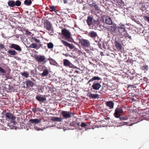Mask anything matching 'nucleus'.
I'll use <instances>...</instances> for the list:
<instances>
[{"instance_id":"473e14b6","label":"nucleus","mask_w":149,"mask_h":149,"mask_svg":"<svg viewBox=\"0 0 149 149\" xmlns=\"http://www.w3.org/2000/svg\"><path fill=\"white\" fill-rule=\"evenodd\" d=\"M98 96V95L97 94H93L90 93L89 95V97L92 98H96Z\"/></svg>"},{"instance_id":"412c9836","label":"nucleus","mask_w":149,"mask_h":149,"mask_svg":"<svg viewBox=\"0 0 149 149\" xmlns=\"http://www.w3.org/2000/svg\"><path fill=\"white\" fill-rule=\"evenodd\" d=\"M106 104L110 109H112L113 108L114 103L112 101H110L107 102Z\"/></svg>"},{"instance_id":"f704fd0d","label":"nucleus","mask_w":149,"mask_h":149,"mask_svg":"<svg viewBox=\"0 0 149 149\" xmlns=\"http://www.w3.org/2000/svg\"><path fill=\"white\" fill-rule=\"evenodd\" d=\"M118 29H125V26L124 24H123L122 23H120L118 26Z\"/></svg>"},{"instance_id":"f03ea898","label":"nucleus","mask_w":149,"mask_h":149,"mask_svg":"<svg viewBox=\"0 0 149 149\" xmlns=\"http://www.w3.org/2000/svg\"><path fill=\"white\" fill-rule=\"evenodd\" d=\"M44 28L47 30L54 31L53 28L52 27V24L51 22L48 20L44 21Z\"/></svg>"},{"instance_id":"a878e982","label":"nucleus","mask_w":149,"mask_h":149,"mask_svg":"<svg viewBox=\"0 0 149 149\" xmlns=\"http://www.w3.org/2000/svg\"><path fill=\"white\" fill-rule=\"evenodd\" d=\"M62 120L61 118L57 117H52L51 118V120L54 121L61 122Z\"/></svg>"},{"instance_id":"49530a36","label":"nucleus","mask_w":149,"mask_h":149,"mask_svg":"<svg viewBox=\"0 0 149 149\" xmlns=\"http://www.w3.org/2000/svg\"><path fill=\"white\" fill-rule=\"evenodd\" d=\"M144 19L146 21L149 23V17L147 16H144Z\"/></svg>"},{"instance_id":"6ab92c4d","label":"nucleus","mask_w":149,"mask_h":149,"mask_svg":"<svg viewBox=\"0 0 149 149\" xmlns=\"http://www.w3.org/2000/svg\"><path fill=\"white\" fill-rule=\"evenodd\" d=\"M25 82L26 83V88H28L30 87H32L34 85V83L31 80H28Z\"/></svg>"},{"instance_id":"37998d69","label":"nucleus","mask_w":149,"mask_h":149,"mask_svg":"<svg viewBox=\"0 0 149 149\" xmlns=\"http://www.w3.org/2000/svg\"><path fill=\"white\" fill-rule=\"evenodd\" d=\"M0 72L5 73H6V72L4 69L0 67Z\"/></svg>"},{"instance_id":"680f3d73","label":"nucleus","mask_w":149,"mask_h":149,"mask_svg":"<svg viewBox=\"0 0 149 149\" xmlns=\"http://www.w3.org/2000/svg\"><path fill=\"white\" fill-rule=\"evenodd\" d=\"M148 100H149V98H148Z\"/></svg>"},{"instance_id":"a19ab883","label":"nucleus","mask_w":149,"mask_h":149,"mask_svg":"<svg viewBox=\"0 0 149 149\" xmlns=\"http://www.w3.org/2000/svg\"><path fill=\"white\" fill-rule=\"evenodd\" d=\"M76 122L75 121H73L70 123V125L71 126L75 127L76 126Z\"/></svg>"},{"instance_id":"5fc2aeb1","label":"nucleus","mask_w":149,"mask_h":149,"mask_svg":"<svg viewBox=\"0 0 149 149\" xmlns=\"http://www.w3.org/2000/svg\"><path fill=\"white\" fill-rule=\"evenodd\" d=\"M63 1L64 3H67V0H63Z\"/></svg>"},{"instance_id":"de8ad7c7","label":"nucleus","mask_w":149,"mask_h":149,"mask_svg":"<svg viewBox=\"0 0 149 149\" xmlns=\"http://www.w3.org/2000/svg\"><path fill=\"white\" fill-rule=\"evenodd\" d=\"M5 48L4 45L3 44H0V49H2Z\"/></svg>"},{"instance_id":"7c9ffc66","label":"nucleus","mask_w":149,"mask_h":149,"mask_svg":"<svg viewBox=\"0 0 149 149\" xmlns=\"http://www.w3.org/2000/svg\"><path fill=\"white\" fill-rule=\"evenodd\" d=\"M32 1L31 0H25L24 1V4L27 6H30L32 3Z\"/></svg>"},{"instance_id":"a18cd8bd","label":"nucleus","mask_w":149,"mask_h":149,"mask_svg":"<svg viewBox=\"0 0 149 149\" xmlns=\"http://www.w3.org/2000/svg\"><path fill=\"white\" fill-rule=\"evenodd\" d=\"M87 126V125L84 122H82L80 125L81 127H85Z\"/></svg>"},{"instance_id":"20e7f679","label":"nucleus","mask_w":149,"mask_h":149,"mask_svg":"<svg viewBox=\"0 0 149 149\" xmlns=\"http://www.w3.org/2000/svg\"><path fill=\"white\" fill-rule=\"evenodd\" d=\"M123 112V110L121 108H117L115 110L114 116L116 118H119L121 116V114Z\"/></svg>"},{"instance_id":"c85d7f7f","label":"nucleus","mask_w":149,"mask_h":149,"mask_svg":"<svg viewBox=\"0 0 149 149\" xmlns=\"http://www.w3.org/2000/svg\"><path fill=\"white\" fill-rule=\"evenodd\" d=\"M8 4L10 7H13L15 6V1L12 0H9L8 2Z\"/></svg>"},{"instance_id":"e433bc0d","label":"nucleus","mask_w":149,"mask_h":149,"mask_svg":"<svg viewBox=\"0 0 149 149\" xmlns=\"http://www.w3.org/2000/svg\"><path fill=\"white\" fill-rule=\"evenodd\" d=\"M21 2L19 0H17L15 2V6H19L21 5Z\"/></svg>"},{"instance_id":"09e8293b","label":"nucleus","mask_w":149,"mask_h":149,"mask_svg":"<svg viewBox=\"0 0 149 149\" xmlns=\"http://www.w3.org/2000/svg\"><path fill=\"white\" fill-rule=\"evenodd\" d=\"M106 88V90L107 89V87H102V89L101 90V91H103V92H104V93H105V91H107V90H105V91H104V88Z\"/></svg>"},{"instance_id":"cd10ccee","label":"nucleus","mask_w":149,"mask_h":149,"mask_svg":"<svg viewBox=\"0 0 149 149\" xmlns=\"http://www.w3.org/2000/svg\"><path fill=\"white\" fill-rule=\"evenodd\" d=\"M101 80V79L100 77L97 76H95L93 77L91 79H90L88 81V83H89L90 82H92L95 80Z\"/></svg>"},{"instance_id":"aec40b11","label":"nucleus","mask_w":149,"mask_h":149,"mask_svg":"<svg viewBox=\"0 0 149 149\" xmlns=\"http://www.w3.org/2000/svg\"><path fill=\"white\" fill-rule=\"evenodd\" d=\"M5 117L6 118V119H13L14 116L11 113L9 112H6V113L4 114Z\"/></svg>"},{"instance_id":"3c124183","label":"nucleus","mask_w":149,"mask_h":149,"mask_svg":"<svg viewBox=\"0 0 149 149\" xmlns=\"http://www.w3.org/2000/svg\"><path fill=\"white\" fill-rule=\"evenodd\" d=\"M146 5L147 8H149V2H147L146 3Z\"/></svg>"},{"instance_id":"423d86ee","label":"nucleus","mask_w":149,"mask_h":149,"mask_svg":"<svg viewBox=\"0 0 149 149\" xmlns=\"http://www.w3.org/2000/svg\"><path fill=\"white\" fill-rule=\"evenodd\" d=\"M101 86L100 83L97 82L96 81L93 82V85L91 86V90L92 89L95 90H98L101 87Z\"/></svg>"},{"instance_id":"2eb2a0df","label":"nucleus","mask_w":149,"mask_h":149,"mask_svg":"<svg viewBox=\"0 0 149 149\" xmlns=\"http://www.w3.org/2000/svg\"><path fill=\"white\" fill-rule=\"evenodd\" d=\"M10 47L11 48L14 49L15 50L19 51H21L22 50L21 47L18 45L12 44L10 45Z\"/></svg>"},{"instance_id":"a211bd4d","label":"nucleus","mask_w":149,"mask_h":149,"mask_svg":"<svg viewBox=\"0 0 149 149\" xmlns=\"http://www.w3.org/2000/svg\"><path fill=\"white\" fill-rule=\"evenodd\" d=\"M88 36L90 37L93 38V39H95V38L97 37V35L96 32H94V31H91L88 33Z\"/></svg>"},{"instance_id":"2f4dec72","label":"nucleus","mask_w":149,"mask_h":149,"mask_svg":"<svg viewBox=\"0 0 149 149\" xmlns=\"http://www.w3.org/2000/svg\"><path fill=\"white\" fill-rule=\"evenodd\" d=\"M21 74L23 77L25 78H28L29 77L28 73L27 72H24L20 73Z\"/></svg>"},{"instance_id":"c03bdc74","label":"nucleus","mask_w":149,"mask_h":149,"mask_svg":"<svg viewBox=\"0 0 149 149\" xmlns=\"http://www.w3.org/2000/svg\"><path fill=\"white\" fill-rule=\"evenodd\" d=\"M95 61L97 65H98L100 67H102L103 65L100 62L97 61L96 60H95Z\"/></svg>"},{"instance_id":"0eeeda50","label":"nucleus","mask_w":149,"mask_h":149,"mask_svg":"<svg viewBox=\"0 0 149 149\" xmlns=\"http://www.w3.org/2000/svg\"><path fill=\"white\" fill-rule=\"evenodd\" d=\"M72 112L69 111H63L61 114L64 118H69L71 117Z\"/></svg>"},{"instance_id":"f8f14e48","label":"nucleus","mask_w":149,"mask_h":149,"mask_svg":"<svg viewBox=\"0 0 149 149\" xmlns=\"http://www.w3.org/2000/svg\"><path fill=\"white\" fill-rule=\"evenodd\" d=\"M94 20L95 19L93 17L90 16L88 17L86 22L89 27H91L92 26Z\"/></svg>"},{"instance_id":"052dcab7","label":"nucleus","mask_w":149,"mask_h":149,"mask_svg":"<svg viewBox=\"0 0 149 149\" xmlns=\"http://www.w3.org/2000/svg\"><path fill=\"white\" fill-rule=\"evenodd\" d=\"M39 109V108H38L37 109Z\"/></svg>"},{"instance_id":"9b49d317","label":"nucleus","mask_w":149,"mask_h":149,"mask_svg":"<svg viewBox=\"0 0 149 149\" xmlns=\"http://www.w3.org/2000/svg\"><path fill=\"white\" fill-rule=\"evenodd\" d=\"M115 46L117 50L120 52H122L123 48L122 47L121 44L118 41H116L115 42Z\"/></svg>"},{"instance_id":"8fccbe9b","label":"nucleus","mask_w":149,"mask_h":149,"mask_svg":"<svg viewBox=\"0 0 149 149\" xmlns=\"http://www.w3.org/2000/svg\"><path fill=\"white\" fill-rule=\"evenodd\" d=\"M34 70H31L30 71V73L31 74H34Z\"/></svg>"},{"instance_id":"4c0bfd02","label":"nucleus","mask_w":149,"mask_h":149,"mask_svg":"<svg viewBox=\"0 0 149 149\" xmlns=\"http://www.w3.org/2000/svg\"><path fill=\"white\" fill-rule=\"evenodd\" d=\"M47 47L49 49H52L54 47V45L52 42H50L47 43Z\"/></svg>"},{"instance_id":"9d476101","label":"nucleus","mask_w":149,"mask_h":149,"mask_svg":"<svg viewBox=\"0 0 149 149\" xmlns=\"http://www.w3.org/2000/svg\"><path fill=\"white\" fill-rule=\"evenodd\" d=\"M63 65L65 67H69L70 68H73L74 65L67 59L63 60Z\"/></svg>"},{"instance_id":"603ef678","label":"nucleus","mask_w":149,"mask_h":149,"mask_svg":"<svg viewBox=\"0 0 149 149\" xmlns=\"http://www.w3.org/2000/svg\"><path fill=\"white\" fill-rule=\"evenodd\" d=\"M26 33L28 35H30L31 33V32L28 31V30L26 31Z\"/></svg>"},{"instance_id":"ea45409f","label":"nucleus","mask_w":149,"mask_h":149,"mask_svg":"<svg viewBox=\"0 0 149 149\" xmlns=\"http://www.w3.org/2000/svg\"><path fill=\"white\" fill-rule=\"evenodd\" d=\"M128 118V117L126 116L120 117V119L121 120H127Z\"/></svg>"},{"instance_id":"bb28decb","label":"nucleus","mask_w":149,"mask_h":149,"mask_svg":"<svg viewBox=\"0 0 149 149\" xmlns=\"http://www.w3.org/2000/svg\"><path fill=\"white\" fill-rule=\"evenodd\" d=\"M36 99L38 101L43 102L45 101L46 99L45 98L41 97L40 96L37 95L36 97Z\"/></svg>"},{"instance_id":"4468645a","label":"nucleus","mask_w":149,"mask_h":149,"mask_svg":"<svg viewBox=\"0 0 149 149\" xmlns=\"http://www.w3.org/2000/svg\"><path fill=\"white\" fill-rule=\"evenodd\" d=\"M100 25L98 21H97L95 20H94L93 23L91 26L92 29L95 30L97 29L98 27L100 26Z\"/></svg>"},{"instance_id":"13d9d810","label":"nucleus","mask_w":149,"mask_h":149,"mask_svg":"<svg viewBox=\"0 0 149 149\" xmlns=\"http://www.w3.org/2000/svg\"><path fill=\"white\" fill-rule=\"evenodd\" d=\"M110 119V118L109 117H107L106 118H105L106 119Z\"/></svg>"},{"instance_id":"864d4df0","label":"nucleus","mask_w":149,"mask_h":149,"mask_svg":"<svg viewBox=\"0 0 149 149\" xmlns=\"http://www.w3.org/2000/svg\"><path fill=\"white\" fill-rule=\"evenodd\" d=\"M63 54L66 57L68 56L69 55L68 53H66L65 54Z\"/></svg>"},{"instance_id":"c756f323","label":"nucleus","mask_w":149,"mask_h":149,"mask_svg":"<svg viewBox=\"0 0 149 149\" xmlns=\"http://www.w3.org/2000/svg\"><path fill=\"white\" fill-rule=\"evenodd\" d=\"M7 53L12 55H15L17 54L15 51L9 50L7 52Z\"/></svg>"},{"instance_id":"f257e3e1","label":"nucleus","mask_w":149,"mask_h":149,"mask_svg":"<svg viewBox=\"0 0 149 149\" xmlns=\"http://www.w3.org/2000/svg\"><path fill=\"white\" fill-rule=\"evenodd\" d=\"M61 32L62 35L64 38L67 40L69 41V39L71 37V34L69 31L64 28L61 31Z\"/></svg>"},{"instance_id":"393cba45","label":"nucleus","mask_w":149,"mask_h":149,"mask_svg":"<svg viewBox=\"0 0 149 149\" xmlns=\"http://www.w3.org/2000/svg\"><path fill=\"white\" fill-rule=\"evenodd\" d=\"M31 41L32 42L34 43L36 42L37 43H38L39 44H41V42L40 40L37 39V38L32 37L31 38Z\"/></svg>"},{"instance_id":"72a5a7b5","label":"nucleus","mask_w":149,"mask_h":149,"mask_svg":"<svg viewBox=\"0 0 149 149\" xmlns=\"http://www.w3.org/2000/svg\"><path fill=\"white\" fill-rule=\"evenodd\" d=\"M148 65H145L141 67V69L145 71H147L148 69Z\"/></svg>"},{"instance_id":"b1692460","label":"nucleus","mask_w":149,"mask_h":149,"mask_svg":"<svg viewBox=\"0 0 149 149\" xmlns=\"http://www.w3.org/2000/svg\"><path fill=\"white\" fill-rule=\"evenodd\" d=\"M49 71L47 69H45L43 70V72L40 74L42 77L47 76L49 74Z\"/></svg>"},{"instance_id":"39448f33","label":"nucleus","mask_w":149,"mask_h":149,"mask_svg":"<svg viewBox=\"0 0 149 149\" xmlns=\"http://www.w3.org/2000/svg\"><path fill=\"white\" fill-rule=\"evenodd\" d=\"M35 58L36 60L38 63H41L46 62V58L44 56L40 55H37L35 57Z\"/></svg>"},{"instance_id":"1a4fd4ad","label":"nucleus","mask_w":149,"mask_h":149,"mask_svg":"<svg viewBox=\"0 0 149 149\" xmlns=\"http://www.w3.org/2000/svg\"><path fill=\"white\" fill-rule=\"evenodd\" d=\"M61 42L66 47H68L71 49H73L74 47V45L72 44H71L68 43L67 42L64 41V40H61Z\"/></svg>"},{"instance_id":"bf43d9fd","label":"nucleus","mask_w":149,"mask_h":149,"mask_svg":"<svg viewBox=\"0 0 149 149\" xmlns=\"http://www.w3.org/2000/svg\"><path fill=\"white\" fill-rule=\"evenodd\" d=\"M35 110H36V111H39L38 110H37L36 109H35Z\"/></svg>"},{"instance_id":"79ce46f5","label":"nucleus","mask_w":149,"mask_h":149,"mask_svg":"<svg viewBox=\"0 0 149 149\" xmlns=\"http://www.w3.org/2000/svg\"><path fill=\"white\" fill-rule=\"evenodd\" d=\"M50 63L52 65H54L55 63V61L52 58H51L50 60Z\"/></svg>"},{"instance_id":"f3484780","label":"nucleus","mask_w":149,"mask_h":149,"mask_svg":"<svg viewBox=\"0 0 149 149\" xmlns=\"http://www.w3.org/2000/svg\"><path fill=\"white\" fill-rule=\"evenodd\" d=\"M90 7L94 8V10L97 11L99 10V8L95 2L91 4H89Z\"/></svg>"},{"instance_id":"ddd939ff","label":"nucleus","mask_w":149,"mask_h":149,"mask_svg":"<svg viewBox=\"0 0 149 149\" xmlns=\"http://www.w3.org/2000/svg\"><path fill=\"white\" fill-rule=\"evenodd\" d=\"M118 30L119 33L121 35L126 38L128 36L127 33V31L125 30V29H118Z\"/></svg>"},{"instance_id":"6e6d98bb","label":"nucleus","mask_w":149,"mask_h":149,"mask_svg":"<svg viewBox=\"0 0 149 149\" xmlns=\"http://www.w3.org/2000/svg\"><path fill=\"white\" fill-rule=\"evenodd\" d=\"M76 125H77V126H79L80 125V123H77V122H76Z\"/></svg>"},{"instance_id":"c9c22d12","label":"nucleus","mask_w":149,"mask_h":149,"mask_svg":"<svg viewBox=\"0 0 149 149\" xmlns=\"http://www.w3.org/2000/svg\"><path fill=\"white\" fill-rule=\"evenodd\" d=\"M94 40L95 41V42H96L98 43V47L99 48L101 49L102 48V45L100 43V39L99 38H97V40H96L95 39H94Z\"/></svg>"},{"instance_id":"4be33fe9","label":"nucleus","mask_w":149,"mask_h":149,"mask_svg":"<svg viewBox=\"0 0 149 149\" xmlns=\"http://www.w3.org/2000/svg\"><path fill=\"white\" fill-rule=\"evenodd\" d=\"M41 120V119H31L29 120V122L32 123H34L35 124H38L40 123Z\"/></svg>"},{"instance_id":"dca6fc26","label":"nucleus","mask_w":149,"mask_h":149,"mask_svg":"<svg viewBox=\"0 0 149 149\" xmlns=\"http://www.w3.org/2000/svg\"><path fill=\"white\" fill-rule=\"evenodd\" d=\"M42 44H41L38 45L37 43H33L29 46V47L34 49L37 48L38 49H39L40 47H42Z\"/></svg>"},{"instance_id":"5701e85b","label":"nucleus","mask_w":149,"mask_h":149,"mask_svg":"<svg viewBox=\"0 0 149 149\" xmlns=\"http://www.w3.org/2000/svg\"><path fill=\"white\" fill-rule=\"evenodd\" d=\"M105 23L109 25H111L112 24L111 19L109 17H107L105 18Z\"/></svg>"},{"instance_id":"58836bf2","label":"nucleus","mask_w":149,"mask_h":149,"mask_svg":"<svg viewBox=\"0 0 149 149\" xmlns=\"http://www.w3.org/2000/svg\"><path fill=\"white\" fill-rule=\"evenodd\" d=\"M49 10L51 12L54 11L56 12V9L54 6H49Z\"/></svg>"},{"instance_id":"4d7b16f0","label":"nucleus","mask_w":149,"mask_h":149,"mask_svg":"<svg viewBox=\"0 0 149 149\" xmlns=\"http://www.w3.org/2000/svg\"><path fill=\"white\" fill-rule=\"evenodd\" d=\"M127 37H128V38L130 39H131V37L130 36H129L128 35V36Z\"/></svg>"},{"instance_id":"7ed1b4c3","label":"nucleus","mask_w":149,"mask_h":149,"mask_svg":"<svg viewBox=\"0 0 149 149\" xmlns=\"http://www.w3.org/2000/svg\"><path fill=\"white\" fill-rule=\"evenodd\" d=\"M79 43H80L81 45L83 46L87 47L90 45V42L88 40L80 39H79Z\"/></svg>"},{"instance_id":"6e6552de","label":"nucleus","mask_w":149,"mask_h":149,"mask_svg":"<svg viewBox=\"0 0 149 149\" xmlns=\"http://www.w3.org/2000/svg\"><path fill=\"white\" fill-rule=\"evenodd\" d=\"M116 28L114 26H110L108 28V31L112 35H115L116 34Z\"/></svg>"}]
</instances>
